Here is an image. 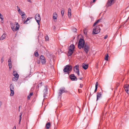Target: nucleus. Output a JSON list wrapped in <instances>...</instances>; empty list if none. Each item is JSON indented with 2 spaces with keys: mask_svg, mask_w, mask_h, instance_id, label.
<instances>
[{
  "mask_svg": "<svg viewBox=\"0 0 129 129\" xmlns=\"http://www.w3.org/2000/svg\"><path fill=\"white\" fill-rule=\"evenodd\" d=\"M42 82H41L38 85V87H41L42 85Z\"/></svg>",
  "mask_w": 129,
  "mask_h": 129,
  "instance_id": "f704fd0d",
  "label": "nucleus"
},
{
  "mask_svg": "<svg viewBox=\"0 0 129 129\" xmlns=\"http://www.w3.org/2000/svg\"><path fill=\"white\" fill-rule=\"evenodd\" d=\"M48 88L47 86H45V88L44 90V97H45L46 94H47Z\"/></svg>",
  "mask_w": 129,
  "mask_h": 129,
  "instance_id": "4468645a",
  "label": "nucleus"
},
{
  "mask_svg": "<svg viewBox=\"0 0 129 129\" xmlns=\"http://www.w3.org/2000/svg\"><path fill=\"white\" fill-rule=\"evenodd\" d=\"M21 121L19 120V122L18 123L19 124H20Z\"/></svg>",
  "mask_w": 129,
  "mask_h": 129,
  "instance_id": "09e8293b",
  "label": "nucleus"
},
{
  "mask_svg": "<svg viewBox=\"0 0 129 129\" xmlns=\"http://www.w3.org/2000/svg\"><path fill=\"white\" fill-rule=\"evenodd\" d=\"M101 19H99L95 21L93 24V26H95L98 23L100 22Z\"/></svg>",
  "mask_w": 129,
  "mask_h": 129,
  "instance_id": "b1692460",
  "label": "nucleus"
},
{
  "mask_svg": "<svg viewBox=\"0 0 129 129\" xmlns=\"http://www.w3.org/2000/svg\"><path fill=\"white\" fill-rule=\"evenodd\" d=\"M13 129H16V127L15 126L14 127H13Z\"/></svg>",
  "mask_w": 129,
  "mask_h": 129,
  "instance_id": "3c124183",
  "label": "nucleus"
},
{
  "mask_svg": "<svg viewBox=\"0 0 129 129\" xmlns=\"http://www.w3.org/2000/svg\"><path fill=\"white\" fill-rule=\"evenodd\" d=\"M36 57H38L39 55V54L37 51H36L34 53Z\"/></svg>",
  "mask_w": 129,
  "mask_h": 129,
  "instance_id": "2f4dec72",
  "label": "nucleus"
},
{
  "mask_svg": "<svg viewBox=\"0 0 129 129\" xmlns=\"http://www.w3.org/2000/svg\"><path fill=\"white\" fill-rule=\"evenodd\" d=\"M108 37V36L107 35H106L104 37V39H106Z\"/></svg>",
  "mask_w": 129,
  "mask_h": 129,
  "instance_id": "c03bdc74",
  "label": "nucleus"
},
{
  "mask_svg": "<svg viewBox=\"0 0 129 129\" xmlns=\"http://www.w3.org/2000/svg\"><path fill=\"white\" fill-rule=\"evenodd\" d=\"M79 89H78V91H79V92H79Z\"/></svg>",
  "mask_w": 129,
  "mask_h": 129,
  "instance_id": "4d7b16f0",
  "label": "nucleus"
},
{
  "mask_svg": "<svg viewBox=\"0 0 129 129\" xmlns=\"http://www.w3.org/2000/svg\"><path fill=\"white\" fill-rule=\"evenodd\" d=\"M13 75L14 77L13 78L12 80L14 81H16L19 78V75L16 71H13Z\"/></svg>",
  "mask_w": 129,
  "mask_h": 129,
  "instance_id": "f03ea898",
  "label": "nucleus"
},
{
  "mask_svg": "<svg viewBox=\"0 0 129 129\" xmlns=\"http://www.w3.org/2000/svg\"><path fill=\"white\" fill-rule=\"evenodd\" d=\"M75 47L74 45L73 44H72L70 45L69 49H71L72 50H74Z\"/></svg>",
  "mask_w": 129,
  "mask_h": 129,
  "instance_id": "5701e85b",
  "label": "nucleus"
},
{
  "mask_svg": "<svg viewBox=\"0 0 129 129\" xmlns=\"http://www.w3.org/2000/svg\"><path fill=\"white\" fill-rule=\"evenodd\" d=\"M50 126V122H47L46 124V127L47 129L49 128Z\"/></svg>",
  "mask_w": 129,
  "mask_h": 129,
  "instance_id": "4be33fe9",
  "label": "nucleus"
},
{
  "mask_svg": "<svg viewBox=\"0 0 129 129\" xmlns=\"http://www.w3.org/2000/svg\"><path fill=\"white\" fill-rule=\"evenodd\" d=\"M0 19L1 20V22L2 23H4V18L3 17V15H2V16L0 17Z\"/></svg>",
  "mask_w": 129,
  "mask_h": 129,
  "instance_id": "cd10ccee",
  "label": "nucleus"
},
{
  "mask_svg": "<svg viewBox=\"0 0 129 129\" xmlns=\"http://www.w3.org/2000/svg\"><path fill=\"white\" fill-rule=\"evenodd\" d=\"M68 16L69 17H70L71 15V10L70 8H69L68 9Z\"/></svg>",
  "mask_w": 129,
  "mask_h": 129,
  "instance_id": "6ab92c4d",
  "label": "nucleus"
},
{
  "mask_svg": "<svg viewBox=\"0 0 129 129\" xmlns=\"http://www.w3.org/2000/svg\"><path fill=\"white\" fill-rule=\"evenodd\" d=\"M35 18L38 24L39 25L40 21L41 20V18L40 15L39 14H37L35 16Z\"/></svg>",
  "mask_w": 129,
  "mask_h": 129,
  "instance_id": "39448f33",
  "label": "nucleus"
},
{
  "mask_svg": "<svg viewBox=\"0 0 129 129\" xmlns=\"http://www.w3.org/2000/svg\"><path fill=\"white\" fill-rule=\"evenodd\" d=\"M83 31H84V33L85 34V35L87 34V30L85 28L83 30Z\"/></svg>",
  "mask_w": 129,
  "mask_h": 129,
  "instance_id": "72a5a7b5",
  "label": "nucleus"
},
{
  "mask_svg": "<svg viewBox=\"0 0 129 129\" xmlns=\"http://www.w3.org/2000/svg\"><path fill=\"white\" fill-rule=\"evenodd\" d=\"M53 28L54 29H55L56 28V27L55 26H54L53 27Z\"/></svg>",
  "mask_w": 129,
  "mask_h": 129,
  "instance_id": "8fccbe9b",
  "label": "nucleus"
},
{
  "mask_svg": "<svg viewBox=\"0 0 129 129\" xmlns=\"http://www.w3.org/2000/svg\"><path fill=\"white\" fill-rule=\"evenodd\" d=\"M57 15L56 13H54L53 15V18L54 20L57 19Z\"/></svg>",
  "mask_w": 129,
  "mask_h": 129,
  "instance_id": "412c9836",
  "label": "nucleus"
},
{
  "mask_svg": "<svg viewBox=\"0 0 129 129\" xmlns=\"http://www.w3.org/2000/svg\"><path fill=\"white\" fill-rule=\"evenodd\" d=\"M11 29L13 31H14L15 30V24L14 25L13 23H11Z\"/></svg>",
  "mask_w": 129,
  "mask_h": 129,
  "instance_id": "a211bd4d",
  "label": "nucleus"
},
{
  "mask_svg": "<svg viewBox=\"0 0 129 129\" xmlns=\"http://www.w3.org/2000/svg\"><path fill=\"white\" fill-rule=\"evenodd\" d=\"M23 112H21L20 113V115L19 116V120L21 121V116L22 115V114Z\"/></svg>",
  "mask_w": 129,
  "mask_h": 129,
  "instance_id": "c756f323",
  "label": "nucleus"
},
{
  "mask_svg": "<svg viewBox=\"0 0 129 129\" xmlns=\"http://www.w3.org/2000/svg\"><path fill=\"white\" fill-rule=\"evenodd\" d=\"M102 94L101 92H98L97 93L96 95V101H97L101 97Z\"/></svg>",
  "mask_w": 129,
  "mask_h": 129,
  "instance_id": "2eb2a0df",
  "label": "nucleus"
},
{
  "mask_svg": "<svg viewBox=\"0 0 129 129\" xmlns=\"http://www.w3.org/2000/svg\"><path fill=\"white\" fill-rule=\"evenodd\" d=\"M17 8L18 12H19L21 10L20 9L19 7L18 6H17Z\"/></svg>",
  "mask_w": 129,
  "mask_h": 129,
  "instance_id": "58836bf2",
  "label": "nucleus"
},
{
  "mask_svg": "<svg viewBox=\"0 0 129 129\" xmlns=\"http://www.w3.org/2000/svg\"><path fill=\"white\" fill-rule=\"evenodd\" d=\"M18 13L21 16L25 14V13L24 12L21 11V10H20V11L19 12H18Z\"/></svg>",
  "mask_w": 129,
  "mask_h": 129,
  "instance_id": "473e14b6",
  "label": "nucleus"
},
{
  "mask_svg": "<svg viewBox=\"0 0 129 129\" xmlns=\"http://www.w3.org/2000/svg\"><path fill=\"white\" fill-rule=\"evenodd\" d=\"M27 1L30 3H31V0H27Z\"/></svg>",
  "mask_w": 129,
  "mask_h": 129,
  "instance_id": "49530a36",
  "label": "nucleus"
},
{
  "mask_svg": "<svg viewBox=\"0 0 129 129\" xmlns=\"http://www.w3.org/2000/svg\"><path fill=\"white\" fill-rule=\"evenodd\" d=\"M10 90L11 91V93L10 95L11 96H13L14 94V86L12 84L10 85Z\"/></svg>",
  "mask_w": 129,
  "mask_h": 129,
  "instance_id": "1a4fd4ad",
  "label": "nucleus"
},
{
  "mask_svg": "<svg viewBox=\"0 0 129 129\" xmlns=\"http://www.w3.org/2000/svg\"><path fill=\"white\" fill-rule=\"evenodd\" d=\"M21 16L22 20L23 21H25L26 18V15H25V14H24L22 15Z\"/></svg>",
  "mask_w": 129,
  "mask_h": 129,
  "instance_id": "393cba45",
  "label": "nucleus"
},
{
  "mask_svg": "<svg viewBox=\"0 0 129 129\" xmlns=\"http://www.w3.org/2000/svg\"><path fill=\"white\" fill-rule=\"evenodd\" d=\"M88 64H82V67L84 69H86L88 68Z\"/></svg>",
  "mask_w": 129,
  "mask_h": 129,
  "instance_id": "aec40b11",
  "label": "nucleus"
},
{
  "mask_svg": "<svg viewBox=\"0 0 129 129\" xmlns=\"http://www.w3.org/2000/svg\"><path fill=\"white\" fill-rule=\"evenodd\" d=\"M98 66V64H96V66L97 67V66Z\"/></svg>",
  "mask_w": 129,
  "mask_h": 129,
  "instance_id": "6e6d98bb",
  "label": "nucleus"
},
{
  "mask_svg": "<svg viewBox=\"0 0 129 129\" xmlns=\"http://www.w3.org/2000/svg\"><path fill=\"white\" fill-rule=\"evenodd\" d=\"M61 14L62 15V16H63L64 13V11L63 10H62L61 11Z\"/></svg>",
  "mask_w": 129,
  "mask_h": 129,
  "instance_id": "4c0bfd02",
  "label": "nucleus"
},
{
  "mask_svg": "<svg viewBox=\"0 0 129 129\" xmlns=\"http://www.w3.org/2000/svg\"><path fill=\"white\" fill-rule=\"evenodd\" d=\"M85 44L84 40L82 39H80L78 45V48L80 49H81L83 47Z\"/></svg>",
  "mask_w": 129,
  "mask_h": 129,
  "instance_id": "f257e3e1",
  "label": "nucleus"
},
{
  "mask_svg": "<svg viewBox=\"0 0 129 129\" xmlns=\"http://www.w3.org/2000/svg\"><path fill=\"white\" fill-rule=\"evenodd\" d=\"M82 78H79V79H80V80H81Z\"/></svg>",
  "mask_w": 129,
  "mask_h": 129,
  "instance_id": "603ef678",
  "label": "nucleus"
},
{
  "mask_svg": "<svg viewBox=\"0 0 129 129\" xmlns=\"http://www.w3.org/2000/svg\"><path fill=\"white\" fill-rule=\"evenodd\" d=\"M98 82H96V83L95 85V89L94 91V92H96V91L97 90V88H98Z\"/></svg>",
  "mask_w": 129,
  "mask_h": 129,
  "instance_id": "bb28decb",
  "label": "nucleus"
},
{
  "mask_svg": "<svg viewBox=\"0 0 129 129\" xmlns=\"http://www.w3.org/2000/svg\"><path fill=\"white\" fill-rule=\"evenodd\" d=\"M83 86V84H80V87L82 88Z\"/></svg>",
  "mask_w": 129,
  "mask_h": 129,
  "instance_id": "37998d69",
  "label": "nucleus"
},
{
  "mask_svg": "<svg viewBox=\"0 0 129 129\" xmlns=\"http://www.w3.org/2000/svg\"><path fill=\"white\" fill-rule=\"evenodd\" d=\"M6 37V35L5 34H4L1 36L0 38V40L2 41L5 39Z\"/></svg>",
  "mask_w": 129,
  "mask_h": 129,
  "instance_id": "f3484780",
  "label": "nucleus"
},
{
  "mask_svg": "<svg viewBox=\"0 0 129 129\" xmlns=\"http://www.w3.org/2000/svg\"><path fill=\"white\" fill-rule=\"evenodd\" d=\"M79 67L78 65H77L75 66L74 68V71L77 74L78 76L80 75Z\"/></svg>",
  "mask_w": 129,
  "mask_h": 129,
  "instance_id": "6e6552de",
  "label": "nucleus"
},
{
  "mask_svg": "<svg viewBox=\"0 0 129 129\" xmlns=\"http://www.w3.org/2000/svg\"><path fill=\"white\" fill-rule=\"evenodd\" d=\"M20 106H19V111H20Z\"/></svg>",
  "mask_w": 129,
  "mask_h": 129,
  "instance_id": "de8ad7c7",
  "label": "nucleus"
},
{
  "mask_svg": "<svg viewBox=\"0 0 129 129\" xmlns=\"http://www.w3.org/2000/svg\"><path fill=\"white\" fill-rule=\"evenodd\" d=\"M1 63H2L4 61V57H3L1 58Z\"/></svg>",
  "mask_w": 129,
  "mask_h": 129,
  "instance_id": "79ce46f5",
  "label": "nucleus"
},
{
  "mask_svg": "<svg viewBox=\"0 0 129 129\" xmlns=\"http://www.w3.org/2000/svg\"><path fill=\"white\" fill-rule=\"evenodd\" d=\"M100 29L99 26H96L95 28H94L93 29L92 34H98L100 32Z\"/></svg>",
  "mask_w": 129,
  "mask_h": 129,
  "instance_id": "20e7f679",
  "label": "nucleus"
},
{
  "mask_svg": "<svg viewBox=\"0 0 129 129\" xmlns=\"http://www.w3.org/2000/svg\"><path fill=\"white\" fill-rule=\"evenodd\" d=\"M77 29L75 28H73V31L74 32H76L77 31Z\"/></svg>",
  "mask_w": 129,
  "mask_h": 129,
  "instance_id": "ea45409f",
  "label": "nucleus"
},
{
  "mask_svg": "<svg viewBox=\"0 0 129 129\" xmlns=\"http://www.w3.org/2000/svg\"><path fill=\"white\" fill-rule=\"evenodd\" d=\"M74 50L71 49H69L68 53V56H71L73 53Z\"/></svg>",
  "mask_w": 129,
  "mask_h": 129,
  "instance_id": "dca6fc26",
  "label": "nucleus"
},
{
  "mask_svg": "<svg viewBox=\"0 0 129 129\" xmlns=\"http://www.w3.org/2000/svg\"><path fill=\"white\" fill-rule=\"evenodd\" d=\"M124 87L125 91L127 93L129 94V85H125Z\"/></svg>",
  "mask_w": 129,
  "mask_h": 129,
  "instance_id": "ddd939ff",
  "label": "nucleus"
},
{
  "mask_svg": "<svg viewBox=\"0 0 129 129\" xmlns=\"http://www.w3.org/2000/svg\"><path fill=\"white\" fill-rule=\"evenodd\" d=\"M95 1V0H93V2H94Z\"/></svg>",
  "mask_w": 129,
  "mask_h": 129,
  "instance_id": "5fc2aeb1",
  "label": "nucleus"
},
{
  "mask_svg": "<svg viewBox=\"0 0 129 129\" xmlns=\"http://www.w3.org/2000/svg\"><path fill=\"white\" fill-rule=\"evenodd\" d=\"M72 69V67L71 66L67 65L64 67L63 70L64 72L66 73L71 71Z\"/></svg>",
  "mask_w": 129,
  "mask_h": 129,
  "instance_id": "7ed1b4c3",
  "label": "nucleus"
},
{
  "mask_svg": "<svg viewBox=\"0 0 129 129\" xmlns=\"http://www.w3.org/2000/svg\"><path fill=\"white\" fill-rule=\"evenodd\" d=\"M82 48L83 49L84 51L87 54L89 48V46L87 44H85L83 47Z\"/></svg>",
  "mask_w": 129,
  "mask_h": 129,
  "instance_id": "0eeeda50",
  "label": "nucleus"
},
{
  "mask_svg": "<svg viewBox=\"0 0 129 129\" xmlns=\"http://www.w3.org/2000/svg\"><path fill=\"white\" fill-rule=\"evenodd\" d=\"M108 54H107L106 55L105 57V60H108Z\"/></svg>",
  "mask_w": 129,
  "mask_h": 129,
  "instance_id": "c9c22d12",
  "label": "nucleus"
},
{
  "mask_svg": "<svg viewBox=\"0 0 129 129\" xmlns=\"http://www.w3.org/2000/svg\"><path fill=\"white\" fill-rule=\"evenodd\" d=\"M30 18H29V17H28V18H27V19H26V20L25 21H24V22H23V23L24 24H27V21H28V20H29V19H30Z\"/></svg>",
  "mask_w": 129,
  "mask_h": 129,
  "instance_id": "7c9ffc66",
  "label": "nucleus"
},
{
  "mask_svg": "<svg viewBox=\"0 0 129 129\" xmlns=\"http://www.w3.org/2000/svg\"><path fill=\"white\" fill-rule=\"evenodd\" d=\"M45 40L47 41H48L49 40V38L47 35H46V36L45 37Z\"/></svg>",
  "mask_w": 129,
  "mask_h": 129,
  "instance_id": "c85d7f7f",
  "label": "nucleus"
},
{
  "mask_svg": "<svg viewBox=\"0 0 129 129\" xmlns=\"http://www.w3.org/2000/svg\"><path fill=\"white\" fill-rule=\"evenodd\" d=\"M2 14L0 13V17L2 16Z\"/></svg>",
  "mask_w": 129,
  "mask_h": 129,
  "instance_id": "864d4df0",
  "label": "nucleus"
},
{
  "mask_svg": "<svg viewBox=\"0 0 129 129\" xmlns=\"http://www.w3.org/2000/svg\"><path fill=\"white\" fill-rule=\"evenodd\" d=\"M33 92H31L29 95L27 96V99L28 100H29L31 96L33 95Z\"/></svg>",
  "mask_w": 129,
  "mask_h": 129,
  "instance_id": "a878e982",
  "label": "nucleus"
},
{
  "mask_svg": "<svg viewBox=\"0 0 129 129\" xmlns=\"http://www.w3.org/2000/svg\"><path fill=\"white\" fill-rule=\"evenodd\" d=\"M8 65L9 66V69H11L12 68V63H9Z\"/></svg>",
  "mask_w": 129,
  "mask_h": 129,
  "instance_id": "e433bc0d",
  "label": "nucleus"
},
{
  "mask_svg": "<svg viewBox=\"0 0 129 129\" xmlns=\"http://www.w3.org/2000/svg\"><path fill=\"white\" fill-rule=\"evenodd\" d=\"M8 62L9 63H12L11 58H10L8 60Z\"/></svg>",
  "mask_w": 129,
  "mask_h": 129,
  "instance_id": "a19ab883",
  "label": "nucleus"
},
{
  "mask_svg": "<svg viewBox=\"0 0 129 129\" xmlns=\"http://www.w3.org/2000/svg\"><path fill=\"white\" fill-rule=\"evenodd\" d=\"M70 78L72 81H77V78L74 74H71L70 76Z\"/></svg>",
  "mask_w": 129,
  "mask_h": 129,
  "instance_id": "9b49d317",
  "label": "nucleus"
},
{
  "mask_svg": "<svg viewBox=\"0 0 129 129\" xmlns=\"http://www.w3.org/2000/svg\"><path fill=\"white\" fill-rule=\"evenodd\" d=\"M40 61L43 64H45L46 62V59L44 56L41 55L40 57Z\"/></svg>",
  "mask_w": 129,
  "mask_h": 129,
  "instance_id": "9d476101",
  "label": "nucleus"
},
{
  "mask_svg": "<svg viewBox=\"0 0 129 129\" xmlns=\"http://www.w3.org/2000/svg\"><path fill=\"white\" fill-rule=\"evenodd\" d=\"M67 91L65 90V88L64 87L60 88L59 90V92L58 93L59 96H61L62 93H67Z\"/></svg>",
  "mask_w": 129,
  "mask_h": 129,
  "instance_id": "423d86ee",
  "label": "nucleus"
},
{
  "mask_svg": "<svg viewBox=\"0 0 129 129\" xmlns=\"http://www.w3.org/2000/svg\"><path fill=\"white\" fill-rule=\"evenodd\" d=\"M15 25H16V27L15 28L14 31L19 30L20 27V25L17 22H15Z\"/></svg>",
  "mask_w": 129,
  "mask_h": 129,
  "instance_id": "f8f14e48",
  "label": "nucleus"
},
{
  "mask_svg": "<svg viewBox=\"0 0 129 129\" xmlns=\"http://www.w3.org/2000/svg\"><path fill=\"white\" fill-rule=\"evenodd\" d=\"M40 60H38L37 61V63L38 64H39L40 63Z\"/></svg>",
  "mask_w": 129,
  "mask_h": 129,
  "instance_id": "a18cd8bd",
  "label": "nucleus"
}]
</instances>
